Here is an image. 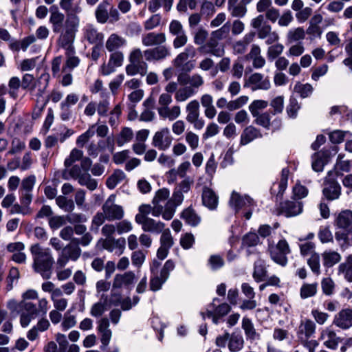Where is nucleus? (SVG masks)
Returning <instances> with one entry per match:
<instances>
[{
    "label": "nucleus",
    "instance_id": "1",
    "mask_svg": "<svg viewBox=\"0 0 352 352\" xmlns=\"http://www.w3.org/2000/svg\"><path fill=\"white\" fill-rule=\"evenodd\" d=\"M30 250L32 256V267L34 272L39 274L43 278L50 279L54 263L51 250L49 248H43L38 244L32 245Z\"/></svg>",
    "mask_w": 352,
    "mask_h": 352
},
{
    "label": "nucleus",
    "instance_id": "2",
    "mask_svg": "<svg viewBox=\"0 0 352 352\" xmlns=\"http://www.w3.org/2000/svg\"><path fill=\"white\" fill-rule=\"evenodd\" d=\"M79 24V17L70 15L65 20L64 28L62 29L60 32H58L60 35L57 43L58 46L65 49V51H68L69 53L72 52V49L74 48V42Z\"/></svg>",
    "mask_w": 352,
    "mask_h": 352
},
{
    "label": "nucleus",
    "instance_id": "3",
    "mask_svg": "<svg viewBox=\"0 0 352 352\" xmlns=\"http://www.w3.org/2000/svg\"><path fill=\"white\" fill-rule=\"evenodd\" d=\"M268 252L273 261L281 266H285L288 261L287 256L290 254L291 250L287 241L281 239L276 245L269 241Z\"/></svg>",
    "mask_w": 352,
    "mask_h": 352
},
{
    "label": "nucleus",
    "instance_id": "4",
    "mask_svg": "<svg viewBox=\"0 0 352 352\" xmlns=\"http://www.w3.org/2000/svg\"><path fill=\"white\" fill-rule=\"evenodd\" d=\"M196 54V49L192 45H188L173 60V65L184 72H189L195 67V64L194 60H188V59L194 58Z\"/></svg>",
    "mask_w": 352,
    "mask_h": 352
},
{
    "label": "nucleus",
    "instance_id": "5",
    "mask_svg": "<svg viewBox=\"0 0 352 352\" xmlns=\"http://www.w3.org/2000/svg\"><path fill=\"white\" fill-rule=\"evenodd\" d=\"M186 121L192 124L196 130H201L205 125L203 118H200V104L198 100H192L186 105Z\"/></svg>",
    "mask_w": 352,
    "mask_h": 352
},
{
    "label": "nucleus",
    "instance_id": "6",
    "mask_svg": "<svg viewBox=\"0 0 352 352\" xmlns=\"http://www.w3.org/2000/svg\"><path fill=\"white\" fill-rule=\"evenodd\" d=\"M81 255V249L79 246L71 243L66 245L61 251L57 258V267L62 269L69 261H76Z\"/></svg>",
    "mask_w": 352,
    "mask_h": 352
},
{
    "label": "nucleus",
    "instance_id": "7",
    "mask_svg": "<svg viewBox=\"0 0 352 352\" xmlns=\"http://www.w3.org/2000/svg\"><path fill=\"white\" fill-rule=\"evenodd\" d=\"M116 195H111L102 206V211L108 221L120 220L124 215L122 206L116 204Z\"/></svg>",
    "mask_w": 352,
    "mask_h": 352
},
{
    "label": "nucleus",
    "instance_id": "8",
    "mask_svg": "<svg viewBox=\"0 0 352 352\" xmlns=\"http://www.w3.org/2000/svg\"><path fill=\"white\" fill-rule=\"evenodd\" d=\"M324 196L330 201L338 199L341 195V186L336 180L333 171L330 170L324 180Z\"/></svg>",
    "mask_w": 352,
    "mask_h": 352
},
{
    "label": "nucleus",
    "instance_id": "9",
    "mask_svg": "<svg viewBox=\"0 0 352 352\" xmlns=\"http://www.w3.org/2000/svg\"><path fill=\"white\" fill-rule=\"evenodd\" d=\"M173 137L168 127H163L156 131L152 138V145L160 151L168 150L173 142Z\"/></svg>",
    "mask_w": 352,
    "mask_h": 352
},
{
    "label": "nucleus",
    "instance_id": "10",
    "mask_svg": "<svg viewBox=\"0 0 352 352\" xmlns=\"http://www.w3.org/2000/svg\"><path fill=\"white\" fill-rule=\"evenodd\" d=\"M184 199V193L175 188L172 197L165 204L164 219L168 221L173 217L177 207L182 204Z\"/></svg>",
    "mask_w": 352,
    "mask_h": 352
},
{
    "label": "nucleus",
    "instance_id": "11",
    "mask_svg": "<svg viewBox=\"0 0 352 352\" xmlns=\"http://www.w3.org/2000/svg\"><path fill=\"white\" fill-rule=\"evenodd\" d=\"M170 197V191L168 188H163L159 189L155 194L153 199V216L159 217L162 216L164 219V214L165 212V205L162 206V203L168 201Z\"/></svg>",
    "mask_w": 352,
    "mask_h": 352
},
{
    "label": "nucleus",
    "instance_id": "12",
    "mask_svg": "<svg viewBox=\"0 0 352 352\" xmlns=\"http://www.w3.org/2000/svg\"><path fill=\"white\" fill-rule=\"evenodd\" d=\"M245 87H249L252 91L256 90H268L271 87L270 79L260 73L252 74L244 85Z\"/></svg>",
    "mask_w": 352,
    "mask_h": 352
},
{
    "label": "nucleus",
    "instance_id": "13",
    "mask_svg": "<svg viewBox=\"0 0 352 352\" xmlns=\"http://www.w3.org/2000/svg\"><path fill=\"white\" fill-rule=\"evenodd\" d=\"M179 83L182 85H187L189 89L195 91L197 94L198 89L204 84V78L197 73L192 75L180 74L177 77Z\"/></svg>",
    "mask_w": 352,
    "mask_h": 352
},
{
    "label": "nucleus",
    "instance_id": "14",
    "mask_svg": "<svg viewBox=\"0 0 352 352\" xmlns=\"http://www.w3.org/2000/svg\"><path fill=\"white\" fill-rule=\"evenodd\" d=\"M320 339L323 341V344L330 349H336L342 339L338 337L336 332L330 327L322 329Z\"/></svg>",
    "mask_w": 352,
    "mask_h": 352
},
{
    "label": "nucleus",
    "instance_id": "15",
    "mask_svg": "<svg viewBox=\"0 0 352 352\" xmlns=\"http://www.w3.org/2000/svg\"><path fill=\"white\" fill-rule=\"evenodd\" d=\"M50 16L49 21L52 25L54 33L60 32L65 26V15L60 12L56 6H52L50 8Z\"/></svg>",
    "mask_w": 352,
    "mask_h": 352
},
{
    "label": "nucleus",
    "instance_id": "16",
    "mask_svg": "<svg viewBox=\"0 0 352 352\" xmlns=\"http://www.w3.org/2000/svg\"><path fill=\"white\" fill-rule=\"evenodd\" d=\"M333 324L342 329H347L352 327V309H343L335 315Z\"/></svg>",
    "mask_w": 352,
    "mask_h": 352
},
{
    "label": "nucleus",
    "instance_id": "17",
    "mask_svg": "<svg viewBox=\"0 0 352 352\" xmlns=\"http://www.w3.org/2000/svg\"><path fill=\"white\" fill-rule=\"evenodd\" d=\"M97 324V330L100 335V342L104 346H107L112 337V331L109 328V321L107 318H102L98 320Z\"/></svg>",
    "mask_w": 352,
    "mask_h": 352
},
{
    "label": "nucleus",
    "instance_id": "18",
    "mask_svg": "<svg viewBox=\"0 0 352 352\" xmlns=\"http://www.w3.org/2000/svg\"><path fill=\"white\" fill-rule=\"evenodd\" d=\"M166 37L162 32H148L142 36V43L145 47L160 45L164 43Z\"/></svg>",
    "mask_w": 352,
    "mask_h": 352
},
{
    "label": "nucleus",
    "instance_id": "19",
    "mask_svg": "<svg viewBox=\"0 0 352 352\" xmlns=\"http://www.w3.org/2000/svg\"><path fill=\"white\" fill-rule=\"evenodd\" d=\"M253 199L249 196H241L236 191H233L230 199V205L233 208L236 212L242 208L248 207L253 205Z\"/></svg>",
    "mask_w": 352,
    "mask_h": 352
},
{
    "label": "nucleus",
    "instance_id": "20",
    "mask_svg": "<svg viewBox=\"0 0 352 352\" xmlns=\"http://www.w3.org/2000/svg\"><path fill=\"white\" fill-rule=\"evenodd\" d=\"M141 225L142 229L144 232H148L155 234H159L164 230L165 224L160 221H156L152 218L148 217L144 220H139L137 223Z\"/></svg>",
    "mask_w": 352,
    "mask_h": 352
},
{
    "label": "nucleus",
    "instance_id": "21",
    "mask_svg": "<svg viewBox=\"0 0 352 352\" xmlns=\"http://www.w3.org/2000/svg\"><path fill=\"white\" fill-rule=\"evenodd\" d=\"M335 225L340 229L348 232L352 231V211L344 210L341 211L335 220Z\"/></svg>",
    "mask_w": 352,
    "mask_h": 352
},
{
    "label": "nucleus",
    "instance_id": "22",
    "mask_svg": "<svg viewBox=\"0 0 352 352\" xmlns=\"http://www.w3.org/2000/svg\"><path fill=\"white\" fill-rule=\"evenodd\" d=\"M135 274L131 271L124 274H116L113 282V288L127 287L133 284Z\"/></svg>",
    "mask_w": 352,
    "mask_h": 352
},
{
    "label": "nucleus",
    "instance_id": "23",
    "mask_svg": "<svg viewBox=\"0 0 352 352\" xmlns=\"http://www.w3.org/2000/svg\"><path fill=\"white\" fill-rule=\"evenodd\" d=\"M126 38L116 33H113L107 38L105 47L109 52H120L119 50L126 46Z\"/></svg>",
    "mask_w": 352,
    "mask_h": 352
},
{
    "label": "nucleus",
    "instance_id": "24",
    "mask_svg": "<svg viewBox=\"0 0 352 352\" xmlns=\"http://www.w3.org/2000/svg\"><path fill=\"white\" fill-rule=\"evenodd\" d=\"M241 328L244 331L247 340L253 342L260 340L261 335L256 331L252 321L249 318L246 316L243 318Z\"/></svg>",
    "mask_w": 352,
    "mask_h": 352
},
{
    "label": "nucleus",
    "instance_id": "25",
    "mask_svg": "<svg viewBox=\"0 0 352 352\" xmlns=\"http://www.w3.org/2000/svg\"><path fill=\"white\" fill-rule=\"evenodd\" d=\"M247 59L252 60V65L256 69H260L265 65V59L261 56V50L258 45H252L250 52L246 56Z\"/></svg>",
    "mask_w": 352,
    "mask_h": 352
},
{
    "label": "nucleus",
    "instance_id": "26",
    "mask_svg": "<svg viewBox=\"0 0 352 352\" xmlns=\"http://www.w3.org/2000/svg\"><path fill=\"white\" fill-rule=\"evenodd\" d=\"M202 203L210 210L217 208L219 203V197L213 190L204 187L202 192Z\"/></svg>",
    "mask_w": 352,
    "mask_h": 352
},
{
    "label": "nucleus",
    "instance_id": "27",
    "mask_svg": "<svg viewBox=\"0 0 352 352\" xmlns=\"http://www.w3.org/2000/svg\"><path fill=\"white\" fill-rule=\"evenodd\" d=\"M302 211V204L300 201H287L282 204L281 212L286 217H294L300 214Z\"/></svg>",
    "mask_w": 352,
    "mask_h": 352
},
{
    "label": "nucleus",
    "instance_id": "28",
    "mask_svg": "<svg viewBox=\"0 0 352 352\" xmlns=\"http://www.w3.org/2000/svg\"><path fill=\"white\" fill-rule=\"evenodd\" d=\"M158 114L163 119H168L170 121L175 120L181 115V108L178 105L172 107H160L157 109Z\"/></svg>",
    "mask_w": 352,
    "mask_h": 352
},
{
    "label": "nucleus",
    "instance_id": "29",
    "mask_svg": "<svg viewBox=\"0 0 352 352\" xmlns=\"http://www.w3.org/2000/svg\"><path fill=\"white\" fill-rule=\"evenodd\" d=\"M316 330V324L311 320L302 321L298 327V338L299 340L309 338Z\"/></svg>",
    "mask_w": 352,
    "mask_h": 352
},
{
    "label": "nucleus",
    "instance_id": "30",
    "mask_svg": "<svg viewBox=\"0 0 352 352\" xmlns=\"http://www.w3.org/2000/svg\"><path fill=\"white\" fill-rule=\"evenodd\" d=\"M219 41L213 37V36L210 34L208 41L206 45L200 47V50H204V52L207 54H210L213 56L220 57L223 54L224 50L217 47L219 45Z\"/></svg>",
    "mask_w": 352,
    "mask_h": 352
},
{
    "label": "nucleus",
    "instance_id": "31",
    "mask_svg": "<svg viewBox=\"0 0 352 352\" xmlns=\"http://www.w3.org/2000/svg\"><path fill=\"white\" fill-rule=\"evenodd\" d=\"M108 296L105 294H102L100 300L94 303L90 309V315L95 318L100 317L106 312L108 309Z\"/></svg>",
    "mask_w": 352,
    "mask_h": 352
},
{
    "label": "nucleus",
    "instance_id": "32",
    "mask_svg": "<svg viewBox=\"0 0 352 352\" xmlns=\"http://www.w3.org/2000/svg\"><path fill=\"white\" fill-rule=\"evenodd\" d=\"M261 137V133L257 129L252 126H248L245 128L241 135L240 144L243 146L246 145Z\"/></svg>",
    "mask_w": 352,
    "mask_h": 352
},
{
    "label": "nucleus",
    "instance_id": "33",
    "mask_svg": "<svg viewBox=\"0 0 352 352\" xmlns=\"http://www.w3.org/2000/svg\"><path fill=\"white\" fill-rule=\"evenodd\" d=\"M289 170L285 168L281 171L280 179L278 183H274L271 188L272 194L277 193V195H282L287 186Z\"/></svg>",
    "mask_w": 352,
    "mask_h": 352
},
{
    "label": "nucleus",
    "instance_id": "34",
    "mask_svg": "<svg viewBox=\"0 0 352 352\" xmlns=\"http://www.w3.org/2000/svg\"><path fill=\"white\" fill-rule=\"evenodd\" d=\"M338 273L342 274L347 281L352 282V254L339 265Z\"/></svg>",
    "mask_w": 352,
    "mask_h": 352
},
{
    "label": "nucleus",
    "instance_id": "35",
    "mask_svg": "<svg viewBox=\"0 0 352 352\" xmlns=\"http://www.w3.org/2000/svg\"><path fill=\"white\" fill-rule=\"evenodd\" d=\"M85 38L90 43H100L102 42L104 36L102 33L98 32V30L91 25H87L85 29Z\"/></svg>",
    "mask_w": 352,
    "mask_h": 352
},
{
    "label": "nucleus",
    "instance_id": "36",
    "mask_svg": "<svg viewBox=\"0 0 352 352\" xmlns=\"http://www.w3.org/2000/svg\"><path fill=\"white\" fill-rule=\"evenodd\" d=\"M323 265L327 267H331L334 265L339 263L341 260V255L336 252L332 250L324 251L322 254Z\"/></svg>",
    "mask_w": 352,
    "mask_h": 352
},
{
    "label": "nucleus",
    "instance_id": "37",
    "mask_svg": "<svg viewBox=\"0 0 352 352\" xmlns=\"http://www.w3.org/2000/svg\"><path fill=\"white\" fill-rule=\"evenodd\" d=\"M182 217L186 223L191 226H197L201 221V217L191 207H188L183 210Z\"/></svg>",
    "mask_w": 352,
    "mask_h": 352
},
{
    "label": "nucleus",
    "instance_id": "38",
    "mask_svg": "<svg viewBox=\"0 0 352 352\" xmlns=\"http://www.w3.org/2000/svg\"><path fill=\"white\" fill-rule=\"evenodd\" d=\"M148 64L147 63H130L125 67L126 73L128 76H133L136 74L145 76L147 74Z\"/></svg>",
    "mask_w": 352,
    "mask_h": 352
},
{
    "label": "nucleus",
    "instance_id": "39",
    "mask_svg": "<svg viewBox=\"0 0 352 352\" xmlns=\"http://www.w3.org/2000/svg\"><path fill=\"white\" fill-rule=\"evenodd\" d=\"M267 276V269L263 261L258 260L254 263L253 278L259 283L265 280Z\"/></svg>",
    "mask_w": 352,
    "mask_h": 352
},
{
    "label": "nucleus",
    "instance_id": "40",
    "mask_svg": "<svg viewBox=\"0 0 352 352\" xmlns=\"http://www.w3.org/2000/svg\"><path fill=\"white\" fill-rule=\"evenodd\" d=\"M173 3V0H150L148 2V9L151 12L154 13L163 6L164 10L168 12L171 9Z\"/></svg>",
    "mask_w": 352,
    "mask_h": 352
},
{
    "label": "nucleus",
    "instance_id": "41",
    "mask_svg": "<svg viewBox=\"0 0 352 352\" xmlns=\"http://www.w3.org/2000/svg\"><path fill=\"white\" fill-rule=\"evenodd\" d=\"M134 138L133 130L129 127H123L118 134L116 143L118 146H122L125 144L130 142Z\"/></svg>",
    "mask_w": 352,
    "mask_h": 352
},
{
    "label": "nucleus",
    "instance_id": "42",
    "mask_svg": "<svg viewBox=\"0 0 352 352\" xmlns=\"http://www.w3.org/2000/svg\"><path fill=\"white\" fill-rule=\"evenodd\" d=\"M228 349L232 352L239 351L244 345V340L242 336L236 333H232L230 336Z\"/></svg>",
    "mask_w": 352,
    "mask_h": 352
},
{
    "label": "nucleus",
    "instance_id": "43",
    "mask_svg": "<svg viewBox=\"0 0 352 352\" xmlns=\"http://www.w3.org/2000/svg\"><path fill=\"white\" fill-rule=\"evenodd\" d=\"M314 91L312 85L309 83L302 84L297 82L294 87V92L299 95L302 98L309 97Z\"/></svg>",
    "mask_w": 352,
    "mask_h": 352
},
{
    "label": "nucleus",
    "instance_id": "44",
    "mask_svg": "<svg viewBox=\"0 0 352 352\" xmlns=\"http://www.w3.org/2000/svg\"><path fill=\"white\" fill-rule=\"evenodd\" d=\"M8 86L10 97L16 100L19 96V88L21 86V80L17 76H12L10 78Z\"/></svg>",
    "mask_w": 352,
    "mask_h": 352
},
{
    "label": "nucleus",
    "instance_id": "45",
    "mask_svg": "<svg viewBox=\"0 0 352 352\" xmlns=\"http://www.w3.org/2000/svg\"><path fill=\"white\" fill-rule=\"evenodd\" d=\"M318 292V284L305 283L300 289V296L302 299H306L314 296Z\"/></svg>",
    "mask_w": 352,
    "mask_h": 352
},
{
    "label": "nucleus",
    "instance_id": "46",
    "mask_svg": "<svg viewBox=\"0 0 352 352\" xmlns=\"http://www.w3.org/2000/svg\"><path fill=\"white\" fill-rule=\"evenodd\" d=\"M65 54L67 56V60L65 64L63 67V72H66L67 69H73L74 68L76 67L80 63V59L78 57L74 55L75 48H73L72 52L70 53H69L68 51H65Z\"/></svg>",
    "mask_w": 352,
    "mask_h": 352
},
{
    "label": "nucleus",
    "instance_id": "47",
    "mask_svg": "<svg viewBox=\"0 0 352 352\" xmlns=\"http://www.w3.org/2000/svg\"><path fill=\"white\" fill-rule=\"evenodd\" d=\"M38 82V81L35 79L33 75L25 74L22 78L21 87L23 89L32 92L36 89Z\"/></svg>",
    "mask_w": 352,
    "mask_h": 352
},
{
    "label": "nucleus",
    "instance_id": "48",
    "mask_svg": "<svg viewBox=\"0 0 352 352\" xmlns=\"http://www.w3.org/2000/svg\"><path fill=\"white\" fill-rule=\"evenodd\" d=\"M305 37V31L301 27L290 29L287 34V39L289 43L303 40Z\"/></svg>",
    "mask_w": 352,
    "mask_h": 352
},
{
    "label": "nucleus",
    "instance_id": "49",
    "mask_svg": "<svg viewBox=\"0 0 352 352\" xmlns=\"http://www.w3.org/2000/svg\"><path fill=\"white\" fill-rule=\"evenodd\" d=\"M78 182L81 186H86L90 190H95L98 186L97 181L95 179H93L88 172L83 173V174L78 179Z\"/></svg>",
    "mask_w": 352,
    "mask_h": 352
},
{
    "label": "nucleus",
    "instance_id": "50",
    "mask_svg": "<svg viewBox=\"0 0 352 352\" xmlns=\"http://www.w3.org/2000/svg\"><path fill=\"white\" fill-rule=\"evenodd\" d=\"M195 91L191 90L188 87H184L179 89L175 94V99L178 102H182L186 101L188 98L195 96Z\"/></svg>",
    "mask_w": 352,
    "mask_h": 352
},
{
    "label": "nucleus",
    "instance_id": "51",
    "mask_svg": "<svg viewBox=\"0 0 352 352\" xmlns=\"http://www.w3.org/2000/svg\"><path fill=\"white\" fill-rule=\"evenodd\" d=\"M351 167V162L349 160H343V155L339 154L335 165L336 173L333 172L334 176L339 175V171L348 173L350 171Z\"/></svg>",
    "mask_w": 352,
    "mask_h": 352
},
{
    "label": "nucleus",
    "instance_id": "52",
    "mask_svg": "<svg viewBox=\"0 0 352 352\" xmlns=\"http://www.w3.org/2000/svg\"><path fill=\"white\" fill-rule=\"evenodd\" d=\"M125 174L122 170H116L115 172L107 179V186L109 188H114L118 184L124 180Z\"/></svg>",
    "mask_w": 352,
    "mask_h": 352
},
{
    "label": "nucleus",
    "instance_id": "53",
    "mask_svg": "<svg viewBox=\"0 0 352 352\" xmlns=\"http://www.w3.org/2000/svg\"><path fill=\"white\" fill-rule=\"evenodd\" d=\"M95 127L96 124L91 125L85 133H82L78 137L76 140V144L79 147H83L85 144H87L89 140L94 135Z\"/></svg>",
    "mask_w": 352,
    "mask_h": 352
},
{
    "label": "nucleus",
    "instance_id": "54",
    "mask_svg": "<svg viewBox=\"0 0 352 352\" xmlns=\"http://www.w3.org/2000/svg\"><path fill=\"white\" fill-rule=\"evenodd\" d=\"M185 141L192 151H195L199 147V137L192 131H188L186 133Z\"/></svg>",
    "mask_w": 352,
    "mask_h": 352
},
{
    "label": "nucleus",
    "instance_id": "55",
    "mask_svg": "<svg viewBox=\"0 0 352 352\" xmlns=\"http://www.w3.org/2000/svg\"><path fill=\"white\" fill-rule=\"evenodd\" d=\"M259 243V237L254 232H248L242 239V245L245 248L254 247Z\"/></svg>",
    "mask_w": 352,
    "mask_h": 352
},
{
    "label": "nucleus",
    "instance_id": "56",
    "mask_svg": "<svg viewBox=\"0 0 352 352\" xmlns=\"http://www.w3.org/2000/svg\"><path fill=\"white\" fill-rule=\"evenodd\" d=\"M268 102L264 100H255L249 105V110L253 117H256L259 113V111L265 109Z\"/></svg>",
    "mask_w": 352,
    "mask_h": 352
},
{
    "label": "nucleus",
    "instance_id": "57",
    "mask_svg": "<svg viewBox=\"0 0 352 352\" xmlns=\"http://www.w3.org/2000/svg\"><path fill=\"white\" fill-rule=\"evenodd\" d=\"M168 280V278H164L162 276V274H151L150 280V289L151 290L155 292L158 291L162 288V285Z\"/></svg>",
    "mask_w": 352,
    "mask_h": 352
},
{
    "label": "nucleus",
    "instance_id": "58",
    "mask_svg": "<svg viewBox=\"0 0 352 352\" xmlns=\"http://www.w3.org/2000/svg\"><path fill=\"white\" fill-rule=\"evenodd\" d=\"M325 164V159L323 153H316L312 156V168L316 171L320 172L323 170Z\"/></svg>",
    "mask_w": 352,
    "mask_h": 352
},
{
    "label": "nucleus",
    "instance_id": "59",
    "mask_svg": "<svg viewBox=\"0 0 352 352\" xmlns=\"http://www.w3.org/2000/svg\"><path fill=\"white\" fill-rule=\"evenodd\" d=\"M300 254L305 256H311L314 254H317L315 251L316 244L311 241H305L299 245Z\"/></svg>",
    "mask_w": 352,
    "mask_h": 352
},
{
    "label": "nucleus",
    "instance_id": "60",
    "mask_svg": "<svg viewBox=\"0 0 352 352\" xmlns=\"http://www.w3.org/2000/svg\"><path fill=\"white\" fill-rule=\"evenodd\" d=\"M230 25L227 23L222 25L220 28L212 31L211 34L213 37L218 39L219 41L223 39L227 38L230 35Z\"/></svg>",
    "mask_w": 352,
    "mask_h": 352
},
{
    "label": "nucleus",
    "instance_id": "61",
    "mask_svg": "<svg viewBox=\"0 0 352 352\" xmlns=\"http://www.w3.org/2000/svg\"><path fill=\"white\" fill-rule=\"evenodd\" d=\"M335 283L332 278H324L321 281V287L322 292L327 296H331L335 291Z\"/></svg>",
    "mask_w": 352,
    "mask_h": 352
},
{
    "label": "nucleus",
    "instance_id": "62",
    "mask_svg": "<svg viewBox=\"0 0 352 352\" xmlns=\"http://www.w3.org/2000/svg\"><path fill=\"white\" fill-rule=\"evenodd\" d=\"M307 264L313 273L316 275L320 274V256L318 253L309 256L307 260Z\"/></svg>",
    "mask_w": 352,
    "mask_h": 352
},
{
    "label": "nucleus",
    "instance_id": "63",
    "mask_svg": "<svg viewBox=\"0 0 352 352\" xmlns=\"http://www.w3.org/2000/svg\"><path fill=\"white\" fill-rule=\"evenodd\" d=\"M249 98L247 96H239L235 100L228 101V109L229 111H234L239 109L246 104Z\"/></svg>",
    "mask_w": 352,
    "mask_h": 352
},
{
    "label": "nucleus",
    "instance_id": "64",
    "mask_svg": "<svg viewBox=\"0 0 352 352\" xmlns=\"http://www.w3.org/2000/svg\"><path fill=\"white\" fill-rule=\"evenodd\" d=\"M56 203L59 208L65 212H71L74 209V204L72 200L67 199L64 196H58L56 199Z\"/></svg>",
    "mask_w": 352,
    "mask_h": 352
}]
</instances>
